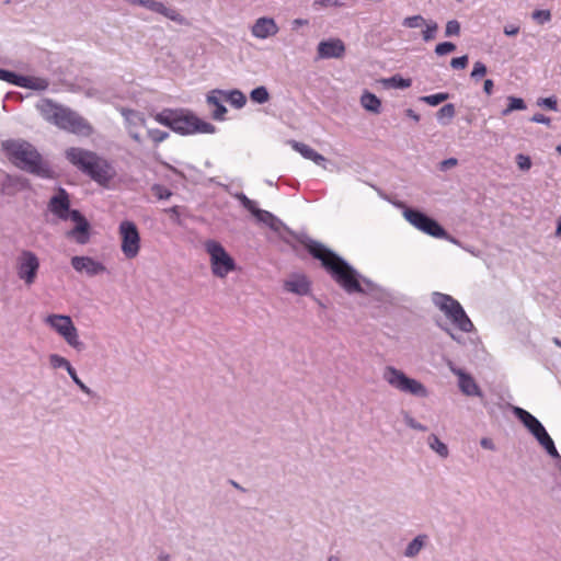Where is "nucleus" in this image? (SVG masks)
I'll return each mask as SVG.
<instances>
[{"label":"nucleus","mask_w":561,"mask_h":561,"mask_svg":"<svg viewBox=\"0 0 561 561\" xmlns=\"http://www.w3.org/2000/svg\"><path fill=\"white\" fill-rule=\"evenodd\" d=\"M16 87L34 91H45L49 87L46 78L19 75Z\"/></svg>","instance_id":"obj_23"},{"label":"nucleus","mask_w":561,"mask_h":561,"mask_svg":"<svg viewBox=\"0 0 561 561\" xmlns=\"http://www.w3.org/2000/svg\"><path fill=\"white\" fill-rule=\"evenodd\" d=\"M404 423L407 424V426H409L410 428H413V430H416V431H420V432H425L427 431V427L423 424H421L420 422H417L414 417H412L409 413H405L404 414Z\"/></svg>","instance_id":"obj_48"},{"label":"nucleus","mask_w":561,"mask_h":561,"mask_svg":"<svg viewBox=\"0 0 561 561\" xmlns=\"http://www.w3.org/2000/svg\"><path fill=\"white\" fill-rule=\"evenodd\" d=\"M225 100L236 108H241L247 103V98L240 90L224 91Z\"/></svg>","instance_id":"obj_29"},{"label":"nucleus","mask_w":561,"mask_h":561,"mask_svg":"<svg viewBox=\"0 0 561 561\" xmlns=\"http://www.w3.org/2000/svg\"><path fill=\"white\" fill-rule=\"evenodd\" d=\"M168 211H169L172 216H176V217H179V216H180L179 206H173V207H171L170 209H168Z\"/></svg>","instance_id":"obj_64"},{"label":"nucleus","mask_w":561,"mask_h":561,"mask_svg":"<svg viewBox=\"0 0 561 561\" xmlns=\"http://www.w3.org/2000/svg\"><path fill=\"white\" fill-rule=\"evenodd\" d=\"M151 191L158 199H168L172 195V192L161 184H153Z\"/></svg>","instance_id":"obj_42"},{"label":"nucleus","mask_w":561,"mask_h":561,"mask_svg":"<svg viewBox=\"0 0 561 561\" xmlns=\"http://www.w3.org/2000/svg\"><path fill=\"white\" fill-rule=\"evenodd\" d=\"M222 98H225L222 90H211L206 96L207 104L214 107L213 118L216 121H224L227 113Z\"/></svg>","instance_id":"obj_22"},{"label":"nucleus","mask_w":561,"mask_h":561,"mask_svg":"<svg viewBox=\"0 0 561 561\" xmlns=\"http://www.w3.org/2000/svg\"><path fill=\"white\" fill-rule=\"evenodd\" d=\"M428 541V536L425 534L417 535L413 540H411L404 549L403 554L407 558L416 557L420 551L426 546Z\"/></svg>","instance_id":"obj_26"},{"label":"nucleus","mask_w":561,"mask_h":561,"mask_svg":"<svg viewBox=\"0 0 561 561\" xmlns=\"http://www.w3.org/2000/svg\"><path fill=\"white\" fill-rule=\"evenodd\" d=\"M71 266L76 272L85 274L89 277H94L107 272L106 266L102 262L88 255L72 256Z\"/></svg>","instance_id":"obj_15"},{"label":"nucleus","mask_w":561,"mask_h":561,"mask_svg":"<svg viewBox=\"0 0 561 561\" xmlns=\"http://www.w3.org/2000/svg\"><path fill=\"white\" fill-rule=\"evenodd\" d=\"M204 249L209 255L211 272L215 276L225 278L229 273L236 270L234 260L218 241L213 239L206 240L204 242Z\"/></svg>","instance_id":"obj_8"},{"label":"nucleus","mask_w":561,"mask_h":561,"mask_svg":"<svg viewBox=\"0 0 561 561\" xmlns=\"http://www.w3.org/2000/svg\"><path fill=\"white\" fill-rule=\"evenodd\" d=\"M456 115V108L453 103L445 104L437 113L436 118L442 125H448Z\"/></svg>","instance_id":"obj_30"},{"label":"nucleus","mask_w":561,"mask_h":561,"mask_svg":"<svg viewBox=\"0 0 561 561\" xmlns=\"http://www.w3.org/2000/svg\"><path fill=\"white\" fill-rule=\"evenodd\" d=\"M486 71V66L482 61H476L471 71V78L473 80H479L485 76Z\"/></svg>","instance_id":"obj_47"},{"label":"nucleus","mask_w":561,"mask_h":561,"mask_svg":"<svg viewBox=\"0 0 561 561\" xmlns=\"http://www.w3.org/2000/svg\"><path fill=\"white\" fill-rule=\"evenodd\" d=\"M309 160L314 162L317 165L325 168L324 163L327 162V159L317 151L313 152L312 157Z\"/></svg>","instance_id":"obj_58"},{"label":"nucleus","mask_w":561,"mask_h":561,"mask_svg":"<svg viewBox=\"0 0 561 561\" xmlns=\"http://www.w3.org/2000/svg\"><path fill=\"white\" fill-rule=\"evenodd\" d=\"M2 149L9 160L20 170L41 179H54L55 171L46 162L38 150L28 141L9 139L2 142Z\"/></svg>","instance_id":"obj_2"},{"label":"nucleus","mask_w":561,"mask_h":561,"mask_svg":"<svg viewBox=\"0 0 561 561\" xmlns=\"http://www.w3.org/2000/svg\"><path fill=\"white\" fill-rule=\"evenodd\" d=\"M345 53V45L340 38L322 41L318 45V55L320 58H341Z\"/></svg>","instance_id":"obj_21"},{"label":"nucleus","mask_w":561,"mask_h":561,"mask_svg":"<svg viewBox=\"0 0 561 561\" xmlns=\"http://www.w3.org/2000/svg\"><path fill=\"white\" fill-rule=\"evenodd\" d=\"M427 444L432 450H434L442 458H447L449 455L448 447L443 443L437 435L431 434L427 437Z\"/></svg>","instance_id":"obj_28"},{"label":"nucleus","mask_w":561,"mask_h":561,"mask_svg":"<svg viewBox=\"0 0 561 561\" xmlns=\"http://www.w3.org/2000/svg\"><path fill=\"white\" fill-rule=\"evenodd\" d=\"M19 73L0 68V80L16 85Z\"/></svg>","instance_id":"obj_52"},{"label":"nucleus","mask_w":561,"mask_h":561,"mask_svg":"<svg viewBox=\"0 0 561 561\" xmlns=\"http://www.w3.org/2000/svg\"><path fill=\"white\" fill-rule=\"evenodd\" d=\"M494 82L491 79H486L483 84V91L485 94L491 95L493 93Z\"/></svg>","instance_id":"obj_60"},{"label":"nucleus","mask_w":561,"mask_h":561,"mask_svg":"<svg viewBox=\"0 0 561 561\" xmlns=\"http://www.w3.org/2000/svg\"><path fill=\"white\" fill-rule=\"evenodd\" d=\"M546 453L556 460V463L559 468H561V455L559 454L558 449L556 448L553 439L549 436H547L545 439H542L540 443H538Z\"/></svg>","instance_id":"obj_31"},{"label":"nucleus","mask_w":561,"mask_h":561,"mask_svg":"<svg viewBox=\"0 0 561 561\" xmlns=\"http://www.w3.org/2000/svg\"><path fill=\"white\" fill-rule=\"evenodd\" d=\"M148 136L154 144H160L169 137V133L158 128H152L148 130Z\"/></svg>","instance_id":"obj_46"},{"label":"nucleus","mask_w":561,"mask_h":561,"mask_svg":"<svg viewBox=\"0 0 561 561\" xmlns=\"http://www.w3.org/2000/svg\"><path fill=\"white\" fill-rule=\"evenodd\" d=\"M426 23V20L422 15L407 16L402 21V25L408 28H417Z\"/></svg>","instance_id":"obj_41"},{"label":"nucleus","mask_w":561,"mask_h":561,"mask_svg":"<svg viewBox=\"0 0 561 561\" xmlns=\"http://www.w3.org/2000/svg\"><path fill=\"white\" fill-rule=\"evenodd\" d=\"M480 445H481L482 448L488 449V450H494L495 449V445H494L493 440L491 438H488V437H483L480 440Z\"/></svg>","instance_id":"obj_59"},{"label":"nucleus","mask_w":561,"mask_h":561,"mask_svg":"<svg viewBox=\"0 0 561 561\" xmlns=\"http://www.w3.org/2000/svg\"><path fill=\"white\" fill-rule=\"evenodd\" d=\"M362 106L374 114H379L381 111L380 100L371 92L365 91L360 96Z\"/></svg>","instance_id":"obj_27"},{"label":"nucleus","mask_w":561,"mask_h":561,"mask_svg":"<svg viewBox=\"0 0 561 561\" xmlns=\"http://www.w3.org/2000/svg\"><path fill=\"white\" fill-rule=\"evenodd\" d=\"M531 122L534 123H537V124H543V125H547V126H550L551 124V119L550 117L541 114V113H535L531 118H530Z\"/></svg>","instance_id":"obj_55"},{"label":"nucleus","mask_w":561,"mask_h":561,"mask_svg":"<svg viewBox=\"0 0 561 561\" xmlns=\"http://www.w3.org/2000/svg\"><path fill=\"white\" fill-rule=\"evenodd\" d=\"M460 23L457 20H449L445 26V36H458L460 34Z\"/></svg>","instance_id":"obj_43"},{"label":"nucleus","mask_w":561,"mask_h":561,"mask_svg":"<svg viewBox=\"0 0 561 561\" xmlns=\"http://www.w3.org/2000/svg\"><path fill=\"white\" fill-rule=\"evenodd\" d=\"M61 105L54 103L50 100H43L37 104V110L41 115L49 123L54 124L56 121Z\"/></svg>","instance_id":"obj_25"},{"label":"nucleus","mask_w":561,"mask_h":561,"mask_svg":"<svg viewBox=\"0 0 561 561\" xmlns=\"http://www.w3.org/2000/svg\"><path fill=\"white\" fill-rule=\"evenodd\" d=\"M516 163H517V167L522 171H528L531 168V164H533L531 160H530V157L526 156L524 153H518L516 156Z\"/></svg>","instance_id":"obj_51"},{"label":"nucleus","mask_w":561,"mask_h":561,"mask_svg":"<svg viewBox=\"0 0 561 561\" xmlns=\"http://www.w3.org/2000/svg\"><path fill=\"white\" fill-rule=\"evenodd\" d=\"M343 5L341 0H314L313 8H340Z\"/></svg>","instance_id":"obj_50"},{"label":"nucleus","mask_w":561,"mask_h":561,"mask_svg":"<svg viewBox=\"0 0 561 561\" xmlns=\"http://www.w3.org/2000/svg\"><path fill=\"white\" fill-rule=\"evenodd\" d=\"M503 32L506 36H515L519 32V26L515 24H507L504 26Z\"/></svg>","instance_id":"obj_57"},{"label":"nucleus","mask_w":561,"mask_h":561,"mask_svg":"<svg viewBox=\"0 0 561 561\" xmlns=\"http://www.w3.org/2000/svg\"><path fill=\"white\" fill-rule=\"evenodd\" d=\"M121 250L126 259H135L140 251V234L134 221L123 220L118 226Z\"/></svg>","instance_id":"obj_10"},{"label":"nucleus","mask_w":561,"mask_h":561,"mask_svg":"<svg viewBox=\"0 0 561 561\" xmlns=\"http://www.w3.org/2000/svg\"><path fill=\"white\" fill-rule=\"evenodd\" d=\"M54 125L75 134H85L90 130V125L83 117L65 106L59 110Z\"/></svg>","instance_id":"obj_13"},{"label":"nucleus","mask_w":561,"mask_h":561,"mask_svg":"<svg viewBox=\"0 0 561 561\" xmlns=\"http://www.w3.org/2000/svg\"><path fill=\"white\" fill-rule=\"evenodd\" d=\"M284 290L298 296H307L311 293V283L305 274L294 273L283 284Z\"/></svg>","instance_id":"obj_19"},{"label":"nucleus","mask_w":561,"mask_h":561,"mask_svg":"<svg viewBox=\"0 0 561 561\" xmlns=\"http://www.w3.org/2000/svg\"><path fill=\"white\" fill-rule=\"evenodd\" d=\"M290 144H291V147L294 148V150L299 152L305 159H308V160L312 157L313 152L316 151L310 146H308L304 142L293 140Z\"/></svg>","instance_id":"obj_40"},{"label":"nucleus","mask_w":561,"mask_h":561,"mask_svg":"<svg viewBox=\"0 0 561 561\" xmlns=\"http://www.w3.org/2000/svg\"><path fill=\"white\" fill-rule=\"evenodd\" d=\"M142 7L152 12L159 13L179 24L186 23V19L182 14H180V12L176 9L169 8L163 2L156 0H144Z\"/></svg>","instance_id":"obj_20"},{"label":"nucleus","mask_w":561,"mask_h":561,"mask_svg":"<svg viewBox=\"0 0 561 561\" xmlns=\"http://www.w3.org/2000/svg\"><path fill=\"white\" fill-rule=\"evenodd\" d=\"M68 375L70 376V378L72 379V381L79 387V389L85 393L87 396L89 397H94L95 396V392L89 388L79 377H78V374L76 371V369L73 368V366L70 364L69 367H67L65 369Z\"/></svg>","instance_id":"obj_34"},{"label":"nucleus","mask_w":561,"mask_h":561,"mask_svg":"<svg viewBox=\"0 0 561 561\" xmlns=\"http://www.w3.org/2000/svg\"><path fill=\"white\" fill-rule=\"evenodd\" d=\"M450 370L458 377V387L465 396L478 397L481 399L484 397L480 386L470 374L453 366L450 367Z\"/></svg>","instance_id":"obj_17"},{"label":"nucleus","mask_w":561,"mask_h":561,"mask_svg":"<svg viewBox=\"0 0 561 561\" xmlns=\"http://www.w3.org/2000/svg\"><path fill=\"white\" fill-rule=\"evenodd\" d=\"M382 378L390 387L400 392L419 398H426L428 396L427 388L421 381L410 378L402 370L393 366H386Z\"/></svg>","instance_id":"obj_7"},{"label":"nucleus","mask_w":561,"mask_h":561,"mask_svg":"<svg viewBox=\"0 0 561 561\" xmlns=\"http://www.w3.org/2000/svg\"><path fill=\"white\" fill-rule=\"evenodd\" d=\"M448 99H449L448 93L439 92V93H435V94L421 96L420 100L431 106H437L438 104L445 102Z\"/></svg>","instance_id":"obj_37"},{"label":"nucleus","mask_w":561,"mask_h":561,"mask_svg":"<svg viewBox=\"0 0 561 561\" xmlns=\"http://www.w3.org/2000/svg\"><path fill=\"white\" fill-rule=\"evenodd\" d=\"M383 83L387 87L394 88V89H407V88L411 87L412 81H411V79H404L401 76L396 75L388 79H385Z\"/></svg>","instance_id":"obj_35"},{"label":"nucleus","mask_w":561,"mask_h":561,"mask_svg":"<svg viewBox=\"0 0 561 561\" xmlns=\"http://www.w3.org/2000/svg\"><path fill=\"white\" fill-rule=\"evenodd\" d=\"M48 210L60 220L70 219L76 226L66 234L78 244H87L90 240V224L78 210L70 209V197L64 187H58L57 193L48 202Z\"/></svg>","instance_id":"obj_4"},{"label":"nucleus","mask_w":561,"mask_h":561,"mask_svg":"<svg viewBox=\"0 0 561 561\" xmlns=\"http://www.w3.org/2000/svg\"><path fill=\"white\" fill-rule=\"evenodd\" d=\"M309 22L308 20L306 19H295L293 22H291V25H293V30H297L298 27L300 26H305L307 25Z\"/></svg>","instance_id":"obj_61"},{"label":"nucleus","mask_w":561,"mask_h":561,"mask_svg":"<svg viewBox=\"0 0 561 561\" xmlns=\"http://www.w3.org/2000/svg\"><path fill=\"white\" fill-rule=\"evenodd\" d=\"M250 99L257 104H264L270 100V93L264 85H260L250 92Z\"/></svg>","instance_id":"obj_36"},{"label":"nucleus","mask_w":561,"mask_h":561,"mask_svg":"<svg viewBox=\"0 0 561 561\" xmlns=\"http://www.w3.org/2000/svg\"><path fill=\"white\" fill-rule=\"evenodd\" d=\"M457 163H458V160L456 158H448V159L443 160L439 163V169L442 171H446V170L455 167Z\"/></svg>","instance_id":"obj_56"},{"label":"nucleus","mask_w":561,"mask_h":561,"mask_svg":"<svg viewBox=\"0 0 561 561\" xmlns=\"http://www.w3.org/2000/svg\"><path fill=\"white\" fill-rule=\"evenodd\" d=\"M154 121L182 136L216 133L213 124L186 108H164L154 115Z\"/></svg>","instance_id":"obj_5"},{"label":"nucleus","mask_w":561,"mask_h":561,"mask_svg":"<svg viewBox=\"0 0 561 561\" xmlns=\"http://www.w3.org/2000/svg\"><path fill=\"white\" fill-rule=\"evenodd\" d=\"M308 252L330 273L332 278L348 294L359 293L373 296L377 300H386L389 293L373 280L362 277L344 259L335 254L322 243L307 236L298 238Z\"/></svg>","instance_id":"obj_1"},{"label":"nucleus","mask_w":561,"mask_h":561,"mask_svg":"<svg viewBox=\"0 0 561 561\" xmlns=\"http://www.w3.org/2000/svg\"><path fill=\"white\" fill-rule=\"evenodd\" d=\"M456 49V45L451 42H443L436 45L435 54L437 56H445L453 53Z\"/></svg>","instance_id":"obj_44"},{"label":"nucleus","mask_w":561,"mask_h":561,"mask_svg":"<svg viewBox=\"0 0 561 561\" xmlns=\"http://www.w3.org/2000/svg\"><path fill=\"white\" fill-rule=\"evenodd\" d=\"M424 25L426 27L422 32V37H423L424 42H430L435 38L437 30H438V24L435 21L431 20L428 22L426 21V23Z\"/></svg>","instance_id":"obj_39"},{"label":"nucleus","mask_w":561,"mask_h":561,"mask_svg":"<svg viewBox=\"0 0 561 561\" xmlns=\"http://www.w3.org/2000/svg\"><path fill=\"white\" fill-rule=\"evenodd\" d=\"M546 453L556 460V463L559 468H561V455L559 454L558 449L556 448L553 439L549 436H547L545 439H542L540 443H538Z\"/></svg>","instance_id":"obj_32"},{"label":"nucleus","mask_w":561,"mask_h":561,"mask_svg":"<svg viewBox=\"0 0 561 561\" xmlns=\"http://www.w3.org/2000/svg\"><path fill=\"white\" fill-rule=\"evenodd\" d=\"M404 218L416 229L422 232L435 237V238H446V230L433 218L428 217L424 213L405 207L403 210Z\"/></svg>","instance_id":"obj_11"},{"label":"nucleus","mask_w":561,"mask_h":561,"mask_svg":"<svg viewBox=\"0 0 561 561\" xmlns=\"http://www.w3.org/2000/svg\"><path fill=\"white\" fill-rule=\"evenodd\" d=\"M157 561H171V554L165 551H161L157 557Z\"/></svg>","instance_id":"obj_63"},{"label":"nucleus","mask_w":561,"mask_h":561,"mask_svg":"<svg viewBox=\"0 0 561 561\" xmlns=\"http://www.w3.org/2000/svg\"><path fill=\"white\" fill-rule=\"evenodd\" d=\"M15 270L18 277L26 286L33 285L39 270L38 256L30 250H22L16 257Z\"/></svg>","instance_id":"obj_12"},{"label":"nucleus","mask_w":561,"mask_h":561,"mask_svg":"<svg viewBox=\"0 0 561 561\" xmlns=\"http://www.w3.org/2000/svg\"><path fill=\"white\" fill-rule=\"evenodd\" d=\"M65 157L73 167L101 186H107L116 176V170L112 162L96 152L70 147L66 150Z\"/></svg>","instance_id":"obj_3"},{"label":"nucleus","mask_w":561,"mask_h":561,"mask_svg":"<svg viewBox=\"0 0 561 561\" xmlns=\"http://www.w3.org/2000/svg\"><path fill=\"white\" fill-rule=\"evenodd\" d=\"M537 104L539 106H543V107L549 108L551 111H557L558 110V103H557V99L554 96L539 99L537 101Z\"/></svg>","instance_id":"obj_53"},{"label":"nucleus","mask_w":561,"mask_h":561,"mask_svg":"<svg viewBox=\"0 0 561 561\" xmlns=\"http://www.w3.org/2000/svg\"><path fill=\"white\" fill-rule=\"evenodd\" d=\"M527 108L525 101L520 98L508 96L507 106L502 111V116L510 115L513 111H524Z\"/></svg>","instance_id":"obj_33"},{"label":"nucleus","mask_w":561,"mask_h":561,"mask_svg":"<svg viewBox=\"0 0 561 561\" xmlns=\"http://www.w3.org/2000/svg\"><path fill=\"white\" fill-rule=\"evenodd\" d=\"M49 365L54 369H66L71 364L67 358L62 357L59 354H50L48 356Z\"/></svg>","instance_id":"obj_38"},{"label":"nucleus","mask_w":561,"mask_h":561,"mask_svg":"<svg viewBox=\"0 0 561 561\" xmlns=\"http://www.w3.org/2000/svg\"><path fill=\"white\" fill-rule=\"evenodd\" d=\"M467 65H468V56L467 55L453 58L450 61L451 68L457 69V70L465 69L467 67Z\"/></svg>","instance_id":"obj_54"},{"label":"nucleus","mask_w":561,"mask_h":561,"mask_svg":"<svg viewBox=\"0 0 561 561\" xmlns=\"http://www.w3.org/2000/svg\"><path fill=\"white\" fill-rule=\"evenodd\" d=\"M405 115L408 117L412 118L416 123L420 121V115L415 111H413L412 108H408L405 111Z\"/></svg>","instance_id":"obj_62"},{"label":"nucleus","mask_w":561,"mask_h":561,"mask_svg":"<svg viewBox=\"0 0 561 561\" xmlns=\"http://www.w3.org/2000/svg\"><path fill=\"white\" fill-rule=\"evenodd\" d=\"M45 322L50 325L75 350L81 351L83 343L79 339L78 330L71 318L64 314H49Z\"/></svg>","instance_id":"obj_9"},{"label":"nucleus","mask_w":561,"mask_h":561,"mask_svg":"<svg viewBox=\"0 0 561 561\" xmlns=\"http://www.w3.org/2000/svg\"><path fill=\"white\" fill-rule=\"evenodd\" d=\"M119 113L124 117L125 126L130 138L136 142L141 144L142 140L138 128L144 126L146 123L144 114L127 107H121Z\"/></svg>","instance_id":"obj_16"},{"label":"nucleus","mask_w":561,"mask_h":561,"mask_svg":"<svg viewBox=\"0 0 561 561\" xmlns=\"http://www.w3.org/2000/svg\"><path fill=\"white\" fill-rule=\"evenodd\" d=\"M255 218L266 225L268 228H271L274 231H278L283 222L280 219H278L275 215L267 210L260 209L257 206L255 207L254 211L251 213Z\"/></svg>","instance_id":"obj_24"},{"label":"nucleus","mask_w":561,"mask_h":561,"mask_svg":"<svg viewBox=\"0 0 561 561\" xmlns=\"http://www.w3.org/2000/svg\"><path fill=\"white\" fill-rule=\"evenodd\" d=\"M234 197L241 203V205L249 210L250 213L254 211L256 207V203L250 199L244 193L240 192L234 195Z\"/></svg>","instance_id":"obj_45"},{"label":"nucleus","mask_w":561,"mask_h":561,"mask_svg":"<svg viewBox=\"0 0 561 561\" xmlns=\"http://www.w3.org/2000/svg\"><path fill=\"white\" fill-rule=\"evenodd\" d=\"M513 414L519 420V422L523 423V425L536 438L538 443L549 436L542 423L525 409L514 407Z\"/></svg>","instance_id":"obj_14"},{"label":"nucleus","mask_w":561,"mask_h":561,"mask_svg":"<svg viewBox=\"0 0 561 561\" xmlns=\"http://www.w3.org/2000/svg\"><path fill=\"white\" fill-rule=\"evenodd\" d=\"M432 302L438 308L453 325L461 332L470 333L474 325L462 306L454 297L439 291L432 293Z\"/></svg>","instance_id":"obj_6"},{"label":"nucleus","mask_w":561,"mask_h":561,"mask_svg":"<svg viewBox=\"0 0 561 561\" xmlns=\"http://www.w3.org/2000/svg\"><path fill=\"white\" fill-rule=\"evenodd\" d=\"M533 19L539 24H545L551 20V13L549 10H535L533 12Z\"/></svg>","instance_id":"obj_49"},{"label":"nucleus","mask_w":561,"mask_h":561,"mask_svg":"<svg viewBox=\"0 0 561 561\" xmlns=\"http://www.w3.org/2000/svg\"><path fill=\"white\" fill-rule=\"evenodd\" d=\"M279 27L273 18L262 16L255 20L251 26V34L259 39H266L275 36Z\"/></svg>","instance_id":"obj_18"}]
</instances>
